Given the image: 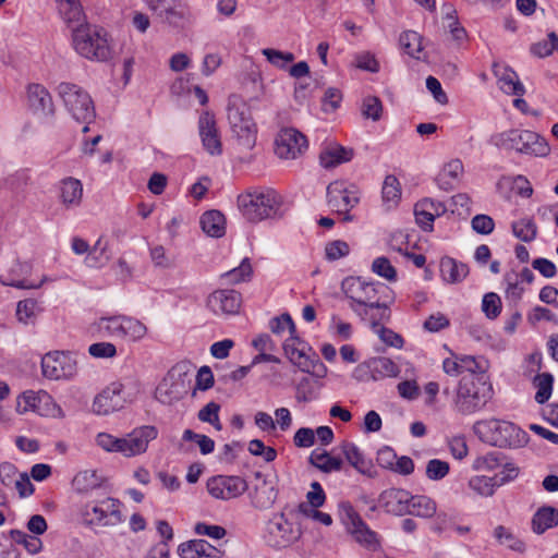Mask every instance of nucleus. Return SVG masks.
I'll use <instances>...</instances> for the list:
<instances>
[{"instance_id":"f257e3e1","label":"nucleus","mask_w":558,"mask_h":558,"mask_svg":"<svg viewBox=\"0 0 558 558\" xmlns=\"http://www.w3.org/2000/svg\"><path fill=\"white\" fill-rule=\"evenodd\" d=\"M473 432L481 441L499 448H519L524 446L529 439L527 434L519 426L498 418L475 422Z\"/></svg>"},{"instance_id":"f03ea898","label":"nucleus","mask_w":558,"mask_h":558,"mask_svg":"<svg viewBox=\"0 0 558 558\" xmlns=\"http://www.w3.org/2000/svg\"><path fill=\"white\" fill-rule=\"evenodd\" d=\"M238 207L243 217L250 222L264 219L281 218L282 198L274 190L254 191L239 195Z\"/></svg>"},{"instance_id":"7ed1b4c3","label":"nucleus","mask_w":558,"mask_h":558,"mask_svg":"<svg viewBox=\"0 0 558 558\" xmlns=\"http://www.w3.org/2000/svg\"><path fill=\"white\" fill-rule=\"evenodd\" d=\"M492 397V385L484 376H463L457 387L453 407L458 413L471 415L484 409Z\"/></svg>"},{"instance_id":"20e7f679","label":"nucleus","mask_w":558,"mask_h":558,"mask_svg":"<svg viewBox=\"0 0 558 558\" xmlns=\"http://www.w3.org/2000/svg\"><path fill=\"white\" fill-rule=\"evenodd\" d=\"M490 143L500 149L535 157H545L550 151L546 140L529 130L511 129L497 133L490 137Z\"/></svg>"},{"instance_id":"39448f33","label":"nucleus","mask_w":558,"mask_h":558,"mask_svg":"<svg viewBox=\"0 0 558 558\" xmlns=\"http://www.w3.org/2000/svg\"><path fill=\"white\" fill-rule=\"evenodd\" d=\"M73 47L78 54L96 61H107L111 49L102 28L89 24H80L72 29Z\"/></svg>"},{"instance_id":"423d86ee","label":"nucleus","mask_w":558,"mask_h":558,"mask_svg":"<svg viewBox=\"0 0 558 558\" xmlns=\"http://www.w3.org/2000/svg\"><path fill=\"white\" fill-rule=\"evenodd\" d=\"M228 121L241 146L252 149L256 144L257 125L254 122L248 105L236 95L228 99Z\"/></svg>"},{"instance_id":"0eeeda50","label":"nucleus","mask_w":558,"mask_h":558,"mask_svg":"<svg viewBox=\"0 0 558 558\" xmlns=\"http://www.w3.org/2000/svg\"><path fill=\"white\" fill-rule=\"evenodd\" d=\"M57 93L76 121L86 124L94 121L96 117L94 101L83 87L74 83L61 82L57 87Z\"/></svg>"},{"instance_id":"6e6552de","label":"nucleus","mask_w":558,"mask_h":558,"mask_svg":"<svg viewBox=\"0 0 558 558\" xmlns=\"http://www.w3.org/2000/svg\"><path fill=\"white\" fill-rule=\"evenodd\" d=\"M137 389H128L122 381H113L98 393L93 402V411L98 415H108L124 408L134 400Z\"/></svg>"},{"instance_id":"1a4fd4ad","label":"nucleus","mask_w":558,"mask_h":558,"mask_svg":"<svg viewBox=\"0 0 558 558\" xmlns=\"http://www.w3.org/2000/svg\"><path fill=\"white\" fill-rule=\"evenodd\" d=\"M302 536V530L294 526L282 511L272 514L266 524L264 538L266 543L276 549H282L298 542Z\"/></svg>"},{"instance_id":"9d476101","label":"nucleus","mask_w":558,"mask_h":558,"mask_svg":"<svg viewBox=\"0 0 558 558\" xmlns=\"http://www.w3.org/2000/svg\"><path fill=\"white\" fill-rule=\"evenodd\" d=\"M327 202L335 213L343 215V221H352L350 211L359 204L360 193L354 184L337 180L327 186Z\"/></svg>"},{"instance_id":"9b49d317","label":"nucleus","mask_w":558,"mask_h":558,"mask_svg":"<svg viewBox=\"0 0 558 558\" xmlns=\"http://www.w3.org/2000/svg\"><path fill=\"white\" fill-rule=\"evenodd\" d=\"M339 512L342 523L356 543L372 550L379 547L377 533L368 527L349 501L339 505Z\"/></svg>"},{"instance_id":"f8f14e48","label":"nucleus","mask_w":558,"mask_h":558,"mask_svg":"<svg viewBox=\"0 0 558 558\" xmlns=\"http://www.w3.org/2000/svg\"><path fill=\"white\" fill-rule=\"evenodd\" d=\"M378 288L385 286L366 282L359 277H350L342 281V291L350 300L349 306L355 314H366L364 305L379 301Z\"/></svg>"},{"instance_id":"ddd939ff","label":"nucleus","mask_w":558,"mask_h":558,"mask_svg":"<svg viewBox=\"0 0 558 558\" xmlns=\"http://www.w3.org/2000/svg\"><path fill=\"white\" fill-rule=\"evenodd\" d=\"M208 494L219 500H230L243 495L247 488V482L238 475H215L207 480Z\"/></svg>"},{"instance_id":"4468645a","label":"nucleus","mask_w":558,"mask_h":558,"mask_svg":"<svg viewBox=\"0 0 558 558\" xmlns=\"http://www.w3.org/2000/svg\"><path fill=\"white\" fill-rule=\"evenodd\" d=\"M242 305L241 293L232 289H219L211 292L206 299V307L216 316H232L240 312Z\"/></svg>"},{"instance_id":"2eb2a0df","label":"nucleus","mask_w":558,"mask_h":558,"mask_svg":"<svg viewBox=\"0 0 558 558\" xmlns=\"http://www.w3.org/2000/svg\"><path fill=\"white\" fill-rule=\"evenodd\" d=\"M120 508V500L109 497L99 501L98 505L92 506L90 510L87 506L85 515H94L89 520V524H96L100 526H116L122 523L124 520Z\"/></svg>"},{"instance_id":"dca6fc26","label":"nucleus","mask_w":558,"mask_h":558,"mask_svg":"<svg viewBox=\"0 0 558 558\" xmlns=\"http://www.w3.org/2000/svg\"><path fill=\"white\" fill-rule=\"evenodd\" d=\"M158 430L155 426L144 425L133 429L126 437L121 438V446L119 452L125 457H133L144 453L148 444L156 439Z\"/></svg>"},{"instance_id":"f3484780","label":"nucleus","mask_w":558,"mask_h":558,"mask_svg":"<svg viewBox=\"0 0 558 558\" xmlns=\"http://www.w3.org/2000/svg\"><path fill=\"white\" fill-rule=\"evenodd\" d=\"M275 144V153L282 159H295L307 148L306 137L292 128L281 130Z\"/></svg>"},{"instance_id":"a211bd4d","label":"nucleus","mask_w":558,"mask_h":558,"mask_svg":"<svg viewBox=\"0 0 558 558\" xmlns=\"http://www.w3.org/2000/svg\"><path fill=\"white\" fill-rule=\"evenodd\" d=\"M198 132L204 149L211 156H218L222 153V144L217 128L215 116L205 111L198 119Z\"/></svg>"},{"instance_id":"6ab92c4d","label":"nucleus","mask_w":558,"mask_h":558,"mask_svg":"<svg viewBox=\"0 0 558 558\" xmlns=\"http://www.w3.org/2000/svg\"><path fill=\"white\" fill-rule=\"evenodd\" d=\"M41 368L45 377L49 379H61L70 377L74 371V364L64 353H47L41 359Z\"/></svg>"},{"instance_id":"aec40b11","label":"nucleus","mask_w":558,"mask_h":558,"mask_svg":"<svg viewBox=\"0 0 558 558\" xmlns=\"http://www.w3.org/2000/svg\"><path fill=\"white\" fill-rule=\"evenodd\" d=\"M355 373H362L359 378L363 379L364 375L369 374L371 379L380 380L386 377H396L400 373L399 366L390 359L378 356L369 360L364 365H360Z\"/></svg>"},{"instance_id":"412c9836","label":"nucleus","mask_w":558,"mask_h":558,"mask_svg":"<svg viewBox=\"0 0 558 558\" xmlns=\"http://www.w3.org/2000/svg\"><path fill=\"white\" fill-rule=\"evenodd\" d=\"M411 494L401 488H389L379 495L378 502L386 512L395 515H404L409 510Z\"/></svg>"},{"instance_id":"4be33fe9","label":"nucleus","mask_w":558,"mask_h":558,"mask_svg":"<svg viewBox=\"0 0 558 558\" xmlns=\"http://www.w3.org/2000/svg\"><path fill=\"white\" fill-rule=\"evenodd\" d=\"M446 210V206L442 203L435 202L430 198H424L417 202L414 206L416 223L424 231H432L435 218L445 214Z\"/></svg>"},{"instance_id":"5701e85b","label":"nucleus","mask_w":558,"mask_h":558,"mask_svg":"<svg viewBox=\"0 0 558 558\" xmlns=\"http://www.w3.org/2000/svg\"><path fill=\"white\" fill-rule=\"evenodd\" d=\"M28 106L34 112L45 116L53 114L54 107L48 89L40 84H29L27 87Z\"/></svg>"},{"instance_id":"b1692460","label":"nucleus","mask_w":558,"mask_h":558,"mask_svg":"<svg viewBox=\"0 0 558 558\" xmlns=\"http://www.w3.org/2000/svg\"><path fill=\"white\" fill-rule=\"evenodd\" d=\"M342 452L347 461L361 474L373 477L375 470L371 460L366 459L359 447L353 442H344Z\"/></svg>"},{"instance_id":"393cba45","label":"nucleus","mask_w":558,"mask_h":558,"mask_svg":"<svg viewBox=\"0 0 558 558\" xmlns=\"http://www.w3.org/2000/svg\"><path fill=\"white\" fill-rule=\"evenodd\" d=\"M558 525V510L551 506H543L536 510L531 520V529L542 535Z\"/></svg>"},{"instance_id":"a878e982","label":"nucleus","mask_w":558,"mask_h":558,"mask_svg":"<svg viewBox=\"0 0 558 558\" xmlns=\"http://www.w3.org/2000/svg\"><path fill=\"white\" fill-rule=\"evenodd\" d=\"M277 497L278 490L265 478L250 493L251 505L259 510L269 509L275 504Z\"/></svg>"},{"instance_id":"bb28decb","label":"nucleus","mask_w":558,"mask_h":558,"mask_svg":"<svg viewBox=\"0 0 558 558\" xmlns=\"http://www.w3.org/2000/svg\"><path fill=\"white\" fill-rule=\"evenodd\" d=\"M469 275V266L458 262L452 257H442L440 259V276L448 283H459Z\"/></svg>"},{"instance_id":"cd10ccee","label":"nucleus","mask_w":558,"mask_h":558,"mask_svg":"<svg viewBox=\"0 0 558 558\" xmlns=\"http://www.w3.org/2000/svg\"><path fill=\"white\" fill-rule=\"evenodd\" d=\"M83 185L80 180L72 177L60 182V198L65 207H76L81 204Z\"/></svg>"},{"instance_id":"c85d7f7f","label":"nucleus","mask_w":558,"mask_h":558,"mask_svg":"<svg viewBox=\"0 0 558 558\" xmlns=\"http://www.w3.org/2000/svg\"><path fill=\"white\" fill-rule=\"evenodd\" d=\"M157 17L171 27L183 28L189 22L190 11L182 0H177Z\"/></svg>"},{"instance_id":"c756f323","label":"nucleus","mask_w":558,"mask_h":558,"mask_svg":"<svg viewBox=\"0 0 558 558\" xmlns=\"http://www.w3.org/2000/svg\"><path fill=\"white\" fill-rule=\"evenodd\" d=\"M308 462L324 473L341 471L343 465L341 458L332 457L329 452L319 448L311 452Z\"/></svg>"},{"instance_id":"7c9ffc66","label":"nucleus","mask_w":558,"mask_h":558,"mask_svg":"<svg viewBox=\"0 0 558 558\" xmlns=\"http://www.w3.org/2000/svg\"><path fill=\"white\" fill-rule=\"evenodd\" d=\"M353 158V149L340 145L329 146L320 153V165L330 169Z\"/></svg>"},{"instance_id":"2f4dec72","label":"nucleus","mask_w":558,"mask_h":558,"mask_svg":"<svg viewBox=\"0 0 558 558\" xmlns=\"http://www.w3.org/2000/svg\"><path fill=\"white\" fill-rule=\"evenodd\" d=\"M124 316L125 315L100 317L95 323L99 336L123 339Z\"/></svg>"},{"instance_id":"473e14b6","label":"nucleus","mask_w":558,"mask_h":558,"mask_svg":"<svg viewBox=\"0 0 558 558\" xmlns=\"http://www.w3.org/2000/svg\"><path fill=\"white\" fill-rule=\"evenodd\" d=\"M51 397L47 392H35L33 390H26L17 397L16 400V412L20 414L28 411L39 412L40 403L48 402Z\"/></svg>"},{"instance_id":"72a5a7b5","label":"nucleus","mask_w":558,"mask_h":558,"mask_svg":"<svg viewBox=\"0 0 558 558\" xmlns=\"http://www.w3.org/2000/svg\"><path fill=\"white\" fill-rule=\"evenodd\" d=\"M366 314H356L361 320L369 323L372 329L375 331L384 322H387L390 317L389 307L385 303L379 301L373 304L364 305Z\"/></svg>"},{"instance_id":"f704fd0d","label":"nucleus","mask_w":558,"mask_h":558,"mask_svg":"<svg viewBox=\"0 0 558 558\" xmlns=\"http://www.w3.org/2000/svg\"><path fill=\"white\" fill-rule=\"evenodd\" d=\"M203 231L214 238L225 234V216L218 210H208L201 217Z\"/></svg>"},{"instance_id":"c9c22d12","label":"nucleus","mask_w":558,"mask_h":558,"mask_svg":"<svg viewBox=\"0 0 558 558\" xmlns=\"http://www.w3.org/2000/svg\"><path fill=\"white\" fill-rule=\"evenodd\" d=\"M409 512L407 514H412L421 518H432L437 510V505L435 500L425 495H411V501H409Z\"/></svg>"},{"instance_id":"e433bc0d","label":"nucleus","mask_w":558,"mask_h":558,"mask_svg":"<svg viewBox=\"0 0 558 558\" xmlns=\"http://www.w3.org/2000/svg\"><path fill=\"white\" fill-rule=\"evenodd\" d=\"M72 485L76 492L87 493L100 487L101 477L94 470L81 471L74 476Z\"/></svg>"},{"instance_id":"4c0bfd02","label":"nucleus","mask_w":558,"mask_h":558,"mask_svg":"<svg viewBox=\"0 0 558 558\" xmlns=\"http://www.w3.org/2000/svg\"><path fill=\"white\" fill-rule=\"evenodd\" d=\"M172 375L165 378L156 388V399L163 404H171L181 399V391L178 389V384L170 383Z\"/></svg>"},{"instance_id":"58836bf2","label":"nucleus","mask_w":558,"mask_h":558,"mask_svg":"<svg viewBox=\"0 0 558 558\" xmlns=\"http://www.w3.org/2000/svg\"><path fill=\"white\" fill-rule=\"evenodd\" d=\"M320 385L317 381H313L308 377H303L296 384L295 387V399L299 402H311L316 400L319 395Z\"/></svg>"},{"instance_id":"ea45409f","label":"nucleus","mask_w":558,"mask_h":558,"mask_svg":"<svg viewBox=\"0 0 558 558\" xmlns=\"http://www.w3.org/2000/svg\"><path fill=\"white\" fill-rule=\"evenodd\" d=\"M469 487L482 497H492L499 486L497 477L476 475L469 480Z\"/></svg>"},{"instance_id":"a19ab883","label":"nucleus","mask_w":558,"mask_h":558,"mask_svg":"<svg viewBox=\"0 0 558 558\" xmlns=\"http://www.w3.org/2000/svg\"><path fill=\"white\" fill-rule=\"evenodd\" d=\"M554 377L550 373H542L534 377L533 385L536 388L535 401L545 403L553 392Z\"/></svg>"},{"instance_id":"79ce46f5","label":"nucleus","mask_w":558,"mask_h":558,"mask_svg":"<svg viewBox=\"0 0 558 558\" xmlns=\"http://www.w3.org/2000/svg\"><path fill=\"white\" fill-rule=\"evenodd\" d=\"M499 84L500 89L508 95L523 96L525 93V88L519 81L518 74L512 70H505L499 77Z\"/></svg>"},{"instance_id":"37998d69","label":"nucleus","mask_w":558,"mask_h":558,"mask_svg":"<svg viewBox=\"0 0 558 558\" xmlns=\"http://www.w3.org/2000/svg\"><path fill=\"white\" fill-rule=\"evenodd\" d=\"M512 233L523 242H532L537 235V227L531 218H522L511 225Z\"/></svg>"},{"instance_id":"c03bdc74","label":"nucleus","mask_w":558,"mask_h":558,"mask_svg":"<svg viewBox=\"0 0 558 558\" xmlns=\"http://www.w3.org/2000/svg\"><path fill=\"white\" fill-rule=\"evenodd\" d=\"M58 8L60 14L69 24L81 23L84 19L82 5L77 0H59Z\"/></svg>"},{"instance_id":"a18cd8bd","label":"nucleus","mask_w":558,"mask_h":558,"mask_svg":"<svg viewBox=\"0 0 558 558\" xmlns=\"http://www.w3.org/2000/svg\"><path fill=\"white\" fill-rule=\"evenodd\" d=\"M399 45L407 54L417 59L418 57L416 54L423 49L422 37L414 31H405L401 33L399 37Z\"/></svg>"},{"instance_id":"49530a36","label":"nucleus","mask_w":558,"mask_h":558,"mask_svg":"<svg viewBox=\"0 0 558 558\" xmlns=\"http://www.w3.org/2000/svg\"><path fill=\"white\" fill-rule=\"evenodd\" d=\"M262 53L266 57L269 63L280 70L287 69L288 64L293 62L295 59L292 52L280 51L272 48H265L262 50Z\"/></svg>"},{"instance_id":"de8ad7c7","label":"nucleus","mask_w":558,"mask_h":558,"mask_svg":"<svg viewBox=\"0 0 558 558\" xmlns=\"http://www.w3.org/2000/svg\"><path fill=\"white\" fill-rule=\"evenodd\" d=\"M504 457L500 452H488L477 457L472 464L475 471H494L502 463Z\"/></svg>"},{"instance_id":"09e8293b","label":"nucleus","mask_w":558,"mask_h":558,"mask_svg":"<svg viewBox=\"0 0 558 558\" xmlns=\"http://www.w3.org/2000/svg\"><path fill=\"white\" fill-rule=\"evenodd\" d=\"M123 339L141 340L147 332L146 326L136 318L124 316Z\"/></svg>"},{"instance_id":"8fccbe9b","label":"nucleus","mask_w":558,"mask_h":558,"mask_svg":"<svg viewBox=\"0 0 558 558\" xmlns=\"http://www.w3.org/2000/svg\"><path fill=\"white\" fill-rule=\"evenodd\" d=\"M252 271L250 259L245 257L238 267L225 272L222 278H226L230 283H239L248 280Z\"/></svg>"},{"instance_id":"3c124183","label":"nucleus","mask_w":558,"mask_h":558,"mask_svg":"<svg viewBox=\"0 0 558 558\" xmlns=\"http://www.w3.org/2000/svg\"><path fill=\"white\" fill-rule=\"evenodd\" d=\"M501 300L495 292H488L483 296L482 311L488 319L497 318L501 313Z\"/></svg>"},{"instance_id":"603ef678","label":"nucleus","mask_w":558,"mask_h":558,"mask_svg":"<svg viewBox=\"0 0 558 558\" xmlns=\"http://www.w3.org/2000/svg\"><path fill=\"white\" fill-rule=\"evenodd\" d=\"M400 196L401 190L398 179L392 174L387 175L383 185L384 202L397 204V202L400 199Z\"/></svg>"},{"instance_id":"864d4df0","label":"nucleus","mask_w":558,"mask_h":558,"mask_svg":"<svg viewBox=\"0 0 558 558\" xmlns=\"http://www.w3.org/2000/svg\"><path fill=\"white\" fill-rule=\"evenodd\" d=\"M460 368L463 373H470L469 376H475V374H483L486 369V361L483 359H476L473 355H459Z\"/></svg>"},{"instance_id":"5fc2aeb1","label":"nucleus","mask_w":558,"mask_h":558,"mask_svg":"<svg viewBox=\"0 0 558 558\" xmlns=\"http://www.w3.org/2000/svg\"><path fill=\"white\" fill-rule=\"evenodd\" d=\"M372 270L376 275L387 279L388 281H396L397 279L396 268L391 265L390 260L385 256L377 257L373 260Z\"/></svg>"},{"instance_id":"6e6d98bb","label":"nucleus","mask_w":558,"mask_h":558,"mask_svg":"<svg viewBox=\"0 0 558 558\" xmlns=\"http://www.w3.org/2000/svg\"><path fill=\"white\" fill-rule=\"evenodd\" d=\"M383 104L378 97L367 96L363 100L362 114L366 119L378 121L381 118Z\"/></svg>"},{"instance_id":"4d7b16f0","label":"nucleus","mask_w":558,"mask_h":558,"mask_svg":"<svg viewBox=\"0 0 558 558\" xmlns=\"http://www.w3.org/2000/svg\"><path fill=\"white\" fill-rule=\"evenodd\" d=\"M494 536L501 545H506L511 549L519 550L523 546L512 532L504 525H498L494 530Z\"/></svg>"},{"instance_id":"13d9d810","label":"nucleus","mask_w":558,"mask_h":558,"mask_svg":"<svg viewBox=\"0 0 558 558\" xmlns=\"http://www.w3.org/2000/svg\"><path fill=\"white\" fill-rule=\"evenodd\" d=\"M269 328L271 332L276 335L282 333L286 328L289 330L290 335H294L296 329L292 317L288 313H283L280 316L271 318L269 322Z\"/></svg>"},{"instance_id":"bf43d9fd","label":"nucleus","mask_w":558,"mask_h":558,"mask_svg":"<svg viewBox=\"0 0 558 558\" xmlns=\"http://www.w3.org/2000/svg\"><path fill=\"white\" fill-rule=\"evenodd\" d=\"M504 281L507 284L506 295L508 299L519 301L524 292L523 288L519 286V275L514 270L505 274Z\"/></svg>"},{"instance_id":"052dcab7","label":"nucleus","mask_w":558,"mask_h":558,"mask_svg":"<svg viewBox=\"0 0 558 558\" xmlns=\"http://www.w3.org/2000/svg\"><path fill=\"white\" fill-rule=\"evenodd\" d=\"M300 371L308 373L318 379L324 378L327 374V367L320 361L317 353L312 354V360H305V362L300 365Z\"/></svg>"},{"instance_id":"680f3d73","label":"nucleus","mask_w":558,"mask_h":558,"mask_svg":"<svg viewBox=\"0 0 558 558\" xmlns=\"http://www.w3.org/2000/svg\"><path fill=\"white\" fill-rule=\"evenodd\" d=\"M449 463L439 459H432L426 465V476L432 481H440L449 473Z\"/></svg>"},{"instance_id":"e2e57ef3","label":"nucleus","mask_w":558,"mask_h":558,"mask_svg":"<svg viewBox=\"0 0 558 558\" xmlns=\"http://www.w3.org/2000/svg\"><path fill=\"white\" fill-rule=\"evenodd\" d=\"M472 229L483 235L490 234L495 229V222L494 219L484 214L475 215L471 220Z\"/></svg>"},{"instance_id":"0e129e2a","label":"nucleus","mask_w":558,"mask_h":558,"mask_svg":"<svg viewBox=\"0 0 558 558\" xmlns=\"http://www.w3.org/2000/svg\"><path fill=\"white\" fill-rule=\"evenodd\" d=\"M326 258L337 260L350 253L349 244L342 240H336L327 243L325 247Z\"/></svg>"},{"instance_id":"69168bd1","label":"nucleus","mask_w":558,"mask_h":558,"mask_svg":"<svg viewBox=\"0 0 558 558\" xmlns=\"http://www.w3.org/2000/svg\"><path fill=\"white\" fill-rule=\"evenodd\" d=\"M11 536L15 542L23 543L31 554H37L41 549V542L37 537L29 536L19 530H12Z\"/></svg>"},{"instance_id":"338daca9","label":"nucleus","mask_w":558,"mask_h":558,"mask_svg":"<svg viewBox=\"0 0 558 558\" xmlns=\"http://www.w3.org/2000/svg\"><path fill=\"white\" fill-rule=\"evenodd\" d=\"M37 302L33 299L20 301L16 306V317L19 322L28 324L29 319L35 316Z\"/></svg>"},{"instance_id":"774afa93","label":"nucleus","mask_w":558,"mask_h":558,"mask_svg":"<svg viewBox=\"0 0 558 558\" xmlns=\"http://www.w3.org/2000/svg\"><path fill=\"white\" fill-rule=\"evenodd\" d=\"M375 332L378 335L380 340L387 345L397 349H401L403 347V338L399 333L395 332L392 329L386 328L381 325L375 330Z\"/></svg>"}]
</instances>
